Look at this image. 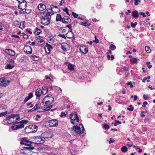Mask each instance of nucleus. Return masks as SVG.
Here are the masks:
<instances>
[{
  "label": "nucleus",
  "instance_id": "1",
  "mask_svg": "<svg viewBox=\"0 0 155 155\" xmlns=\"http://www.w3.org/2000/svg\"><path fill=\"white\" fill-rule=\"evenodd\" d=\"M28 122V120H22L18 122H17L15 120H13L12 122L13 124H18L12 127V128L14 130H16L19 128H23L24 125L27 123Z\"/></svg>",
  "mask_w": 155,
  "mask_h": 155
},
{
  "label": "nucleus",
  "instance_id": "2",
  "mask_svg": "<svg viewBox=\"0 0 155 155\" xmlns=\"http://www.w3.org/2000/svg\"><path fill=\"white\" fill-rule=\"evenodd\" d=\"M34 149V147L32 145L27 146V147H23V149L21 150L20 153L23 154H30L32 153L31 150Z\"/></svg>",
  "mask_w": 155,
  "mask_h": 155
},
{
  "label": "nucleus",
  "instance_id": "3",
  "mask_svg": "<svg viewBox=\"0 0 155 155\" xmlns=\"http://www.w3.org/2000/svg\"><path fill=\"white\" fill-rule=\"evenodd\" d=\"M80 126H81V128H82L81 130L80 127H78L77 125L73 127V130L77 133L79 134L80 136L83 137L84 134H83L84 133V128L82 124H81L80 125Z\"/></svg>",
  "mask_w": 155,
  "mask_h": 155
},
{
  "label": "nucleus",
  "instance_id": "4",
  "mask_svg": "<svg viewBox=\"0 0 155 155\" xmlns=\"http://www.w3.org/2000/svg\"><path fill=\"white\" fill-rule=\"evenodd\" d=\"M37 129L38 127L35 125H30L25 128V131L26 133L36 132Z\"/></svg>",
  "mask_w": 155,
  "mask_h": 155
},
{
  "label": "nucleus",
  "instance_id": "5",
  "mask_svg": "<svg viewBox=\"0 0 155 155\" xmlns=\"http://www.w3.org/2000/svg\"><path fill=\"white\" fill-rule=\"evenodd\" d=\"M45 99L43 100L42 101V103L44 104V103H45L44 106V110L45 111H47L50 110L52 107V105H50L51 103V101H45Z\"/></svg>",
  "mask_w": 155,
  "mask_h": 155
},
{
  "label": "nucleus",
  "instance_id": "6",
  "mask_svg": "<svg viewBox=\"0 0 155 155\" xmlns=\"http://www.w3.org/2000/svg\"><path fill=\"white\" fill-rule=\"evenodd\" d=\"M9 82L7 79L4 77L0 78V87H5Z\"/></svg>",
  "mask_w": 155,
  "mask_h": 155
},
{
  "label": "nucleus",
  "instance_id": "7",
  "mask_svg": "<svg viewBox=\"0 0 155 155\" xmlns=\"http://www.w3.org/2000/svg\"><path fill=\"white\" fill-rule=\"evenodd\" d=\"M20 143L21 145L24 144L26 146H29L32 145L31 144L34 143L33 142L29 141L27 137H24L22 138Z\"/></svg>",
  "mask_w": 155,
  "mask_h": 155
},
{
  "label": "nucleus",
  "instance_id": "8",
  "mask_svg": "<svg viewBox=\"0 0 155 155\" xmlns=\"http://www.w3.org/2000/svg\"><path fill=\"white\" fill-rule=\"evenodd\" d=\"M19 3L18 8L20 9H24L26 6V2L24 0H17Z\"/></svg>",
  "mask_w": 155,
  "mask_h": 155
},
{
  "label": "nucleus",
  "instance_id": "9",
  "mask_svg": "<svg viewBox=\"0 0 155 155\" xmlns=\"http://www.w3.org/2000/svg\"><path fill=\"white\" fill-rule=\"evenodd\" d=\"M58 121L56 119H52L48 121L49 125L51 127H56L58 125Z\"/></svg>",
  "mask_w": 155,
  "mask_h": 155
},
{
  "label": "nucleus",
  "instance_id": "10",
  "mask_svg": "<svg viewBox=\"0 0 155 155\" xmlns=\"http://www.w3.org/2000/svg\"><path fill=\"white\" fill-rule=\"evenodd\" d=\"M70 117L72 120H76L77 122H79V119L76 112H72L70 115Z\"/></svg>",
  "mask_w": 155,
  "mask_h": 155
},
{
  "label": "nucleus",
  "instance_id": "11",
  "mask_svg": "<svg viewBox=\"0 0 155 155\" xmlns=\"http://www.w3.org/2000/svg\"><path fill=\"white\" fill-rule=\"evenodd\" d=\"M45 140V138L41 137H36L35 138V141L36 143L41 144L44 143Z\"/></svg>",
  "mask_w": 155,
  "mask_h": 155
},
{
  "label": "nucleus",
  "instance_id": "12",
  "mask_svg": "<svg viewBox=\"0 0 155 155\" xmlns=\"http://www.w3.org/2000/svg\"><path fill=\"white\" fill-rule=\"evenodd\" d=\"M41 22V23L42 25H48L51 22L50 19L46 18H40Z\"/></svg>",
  "mask_w": 155,
  "mask_h": 155
},
{
  "label": "nucleus",
  "instance_id": "13",
  "mask_svg": "<svg viewBox=\"0 0 155 155\" xmlns=\"http://www.w3.org/2000/svg\"><path fill=\"white\" fill-rule=\"evenodd\" d=\"M24 51L28 54H31L32 53L31 48L29 46H25L24 48Z\"/></svg>",
  "mask_w": 155,
  "mask_h": 155
},
{
  "label": "nucleus",
  "instance_id": "14",
  "mask_svg": "<svg viewBox=\"0 0 155 155\" xmlns=\"http://www.w3.org/2000/svg\"><path fill=\"white\" fill-rule=\"evenodd\" d=\"M13 119V120L15 119V120L16 121V120H18L20 119V117L19 115L18 114H11V115L10 116V118L8 120L12 121V119Z\"/></svg>",
  "mask_w": 155,
  "mask_h": 155
},
{
  "label": "nucleus",
  "instance_id": "15",
  "mask_svg": "<svg viewBox=\"0 0 155 155\" xmlns=\"http://www.w3.org/2000/svg\"><path fill=\"white\" fill-rule=\"evenodd\" d=\"M46 45L45 46V49L46 52L49 54L51 51V50L53 49V48L50 44L46 43Z\"/></svg>",
  "mask_w": 155,
  "mask_h": 155
},
{
  "label": "nucleus",
  "instance_id": "16",
  "mask_svg": "<svg viewBox=\"0 0 155 155\" xmlns=\"http://www.w3.org/2000/svg\"><path fill=\"white\" fill-rule=\"evenodd\" d=\"M53 14V12H48L45 15L44 13H42L41 15V16L40 17V18H46L48 19H50L51 16Z\"/></svg>",
  "mask_w": 155,
  "mask_h": 155
},
{
  "label": "nucleus",
  "instance_id": "17",
  "mask_svg": "<svg viewBox=\"0 0 155 155\" xmlns=\"http://www.w3.org/2000/svg\"><path fill=\"white\" fill-rule=\"evenodd\" d=\"M80 51L82 53L85 54L88 51V48L85 45L81 46L80 48Z\"/></svg>",
  "mask_w": 155,
  "mask_h": 155
},
{
  "label": "nucleus",
  "instance_id": "18",
  "mask_svg": "<svg viewBox=\"0 0 155 155\" xmlns=\"http://www.w3.org/2000/svg\"><path fill=\"white\" fill-rule=\"evenodd\" d=\"M5 52L9 55L12 56H14L15 54V51L13 50L10 49H6L5 50Z\"/></svg>",
  "mask_w": 155,
  "mask_h": 155
},
{
  "label": "nucleus",
  "instance_id": "19",
  "mask_svg": "<svg viewBox=\"0 0 155 155\" xmlns=\"http://www.w3.org/2000/svg\"><path fill=\"white\" fill-rule=\"evenodd\" d=\"M62 49L64 51H67L66 48L68 47V45L66 43H62L61 45Z\"/></svg>",
  "mask_w": 155,
  "mask_h": 155
},
{
  "label": "nucleus",
  "instance_id": "20",
  "mask_svg": "<svg viewBox=\"0 0 155 155\" xmlns=\"http://www.w3.org/2000/svg\"><path fill=\"white\" fill-rule=\"evenodd\" d=\"M74 36L73 33L71 31H69L66 35V37L69 38H72Z\"/></svg>",
  "mask_w": 155,
  "mask_h": 155
},
{
  "label": "nucleus",
  "instance_id": "21",
  "mask_svg": "<svg viewBox=\"0 0 155 155\" xmlns=\"http://www.w3.org/2000/svg\"><path fill=\"white\" fill-rule=\"evenodd\" d=\"M38 9L40 11H43L46 8L45 5L42 3L39 4L38 5Z\"/></svg>",
  "mask_w": 155,
  "mask_h": 155
},
{
  "label": "nucleus",
  "instance_id": "22",
  "mask_svg": "<svg viewBox=\"0 0 155 155\" xmlns=\"http://www.w3.org/2000/svg\"><path fill=\"white\" fill-rule=\"evenodd\" d=\"M41 93H42V90L40 89H37L35 91V95L37 97L40 96Z\"/></svg>",
  "mask_w": 155,
  "mask_h": 155
},
{
  "label": "nucleus",
  "instance_id": "23",
  "mask_svg": "<svg viewBox=\"0 0 155 155\" xmlns=\"http://www.w3.org/2000/svg\"><path fill=\"white\" fill-rule=\"evenodd\" d=\"M66 65L68 66V69L69 70L72 71L74 70V66L71 64H70L68 62L66 63Z\"/></svg>",
  "mask_w": 155,
  "mask_h": 155
},
{
  "label": "nucleus",
  "instance_id": "24",
  "mask_svg": "<svg viewBox=\"0 0 155 155\" xmlns=\"http://www.w3.org/2000/svg\"><path fill=\"white\" fill-rule=\"evenodd\" d=\"M42 94H45L48 91V89L46 87H42Z\"/></svg>",
  "mask_w": 155,
  "mask_h": 155
},
{
  "label": "nucleus",
  "instance_id": "25",
  "mask_svg": "<svg viewBox=\"0 0 155 155\" xmlns=\"http://www.w3.org/2000/svg\"><path fill=\"white\" fill-rule=\"evenodd\" d=\"M14 67L13 64H7L5 66V68L6 69H10Z\"/></svg>",
  "mask_w": 155,
  "mask_h": 155
},
{
  "label": "nucleus",
  "instance_id": "26",
  "mask_svg": "<svg viewBox=\"0 0 155 155\" xmlns=\"http://www.w3.org/2000/svg\"><path fill=\"white\" fill-rule=\"evenodd\" d=\"M130 61L132 64H135L137 63V59L136 58H133L130 59Z\"/></svg>",
  "mask_w": 155,
  "mask_h": 155
},
{
  "label": "nucleus",
  "instance_id": "27",
  "mask_svg": "<svg viewBox=\"0 0 155 155\" xmlns=\"http://www.w3.org/2000/svg\"><path fill=\"white\" fill-rule=\"evenodd\" d=\"M31 58L32 60L34 61H38L39 59L38 57L34 54H32L31 56Z\"/></svg>",
  "mask_w": 155,
  "mask_h": 155
},
{
  "label": "nucleus",
  "instance_id": "28",
  "mask_svg": "<svg viewBox=\"0 0 155 155\" xmlns=\"http://www.w3.org/2000/svg\"><path fill=\"white\" fill-rule=\"evenodd\" d=\"M132 16L135 18H137L139 16L138 12L137 11L135 10L132 12Z\"/></svg>",
  "mask_w": 155,
  "mask_h": 155
},
{
  "label": "nucleus",
  "instance_id": "29",
  "mask_svg": "<svg viewBox=\"0 0 155 155\" xmlns=\"http://www.w3.org/2000/svg\"><path fill=\"white\" fill-rule=\"evenodd\" d=\"M64 17V18L65 20H66V23H69L71 22V19L68 16H65Z\"/></svg>",
  "mask_w": 155,
  "mask_h": 155
},
{
  "label": "nucleus",
  "instance_id": "30",
  "mask_svg": "<svg viewBox=\"0 0 155 155\" xmlns=\"http://www.w3.org/2000/svg\"><path fill=\"white\" fill-rule=\"evenodd\" d=\"M61 15L60 14H57L56 20V21H60L61 20Z\"/></svg>",
  "mask_w": 155,
  "mask_h": 155
},
{
  "label": "nucleus",
  "instance_id": "31",
  "mask_svg": "<svg viewBox=\"0 0 155 155\" xmlns=\"http://www.w3.org/2000/svg\"><path fill=\"white\" fill-rule=\"evenodd\" d=\"M36 31H35V34L36 35H39L41 32V31L38 29V28H35Z\"/></svg>",
  "mask_w": 155,
  "mask_h": 155
},
{
  "label": "nucleus",
  "instance_id": "32",
  "mask_svg": "<svg viewBox=\"0 0 155 155\" xmlns=\"http://www.w3.org/2000/svg\"><path fill=\"white\" fill-rule=\"evenodd\" d=\"M121 151L124 153L126 152L127 150V147L125 146H123L121 148Z\"/></svg>",
  "mask_w": 155,
  "mask_h": 155
},
{
  "label": "nucleus",
  "instance_id": "33",
  "mask_svg": "<svg viewBox=\"0 0 155 155\" xmlns=\"http://www.w3.org/2000/svg\"><path fill=\"white\" fill-rule=\"evenodd\" d=\"M116 46L114 45L111 44L110 47V48L112 50H114L116 49Z\"/></svg>",
  "mask_w": 155,
  "mask_h": 155
},
{
  "label": "nucleus",
  "instance_id": "34",
  "mask_svg": "<svg viewBox=\"0 0 155 155\" xmlns=\"http://www.w3.org/2000/svg\"><path fill=\"white\" fill-rule=\"evenodd\" d=\"M40 104H36L35 105V106L34 107L35 109V110L36 109H38L39 108H40Z\"/></svg>",
  "mask_w": 155,
  "mask_h": 155
},
{
  "label": "nucleus",
  "instance_id": "35",
  "mask_svg": "<svg viewBox=\"0 0 155 155\" xmlns=\"http://www.w3.org/2000/svg\"><path fill=\"white\" fill-rule=\"evenodd\" d=\"M103 128L105 130H108L109 129L110 126L107 124H104L103 126Z\"/></svg>",
  "mask_w": 155,
  "mask_h": 155
},
{
  "label": "nucleus",
  "instance_id": "36",
  "mask_svg": "<svg viewBox=\"0 0 155 155\" xmlns=\"http://www.w3.org/2000/svg\"><path fill=\"white\" fill-rule=\"evenodd\" d=\"M140 0H135L134 5H137L140 2Z\"/></svg>",
  "mask_w": 155,
  "mask_h": 155
},
{
  "label": "nucleus",
  "instance_id": "37",
  "mask_svg": "<svg viewBox=\"0 0 155 155\" xmlns=\"http://www.w3.org/2000/svg\"><path fill=\"white\" fill-rule=\"evenodd\" d=\"M127 110L130 111H132L134 110V107L132 106V105H130L129 107L127 108Z\"/></svg>",
  "mask_w": 155,
  "mask_h": 155
},
{
  "label": "nucleus",
  "instance_id": "38",
  "mask_svg": "<svg viewBox=\"0 0 155 155\" xmlns=\"http://www.w3.org/2000/svg\"><path fill=\"white\" fill-rule=\"evenodd\" d=\"M145 49L147 53L150 52V48L148 46H146V47L145 48Z\"/></svg>",
  "mask_w": 155,
  "mask_h": 155
},
{
  "label": "nucleus",
  "instance_id": "39",
  "mask_svg": "<svg viewBox=\"0 0 155 155\" xmlns=\"http://www.w3.org/2000/svg\"><path fill=\"white\" fill-rule=\"evenodd\" d=\"M25 27L24 25V21H22L21 22L19 28H24Z\"/></svg>",
  "mask_w": 155,
  "mask_h": 155
},
{
  "label": "nucleus",
  "instance_id": "40",
  "mask_svg": "<svg viewBox=\"0 0 155 155\" xmlns=\"http://www.w3.org/2000/svg\"><path fill=\"white\" fill-rule=\"evenodd\" d=\"M146 64L148 68L149 69L151 68L152 67V65L150 64V62H147L146 63Z\"/></svg>",
  "mask_w": 155,
  "mask_h": 155
},
{
  "label": "nucleus",
  "instance_id": "41",
  "mask_svg": "<svg viewBox=\"0 0 155 155\" xmlns=\"http://www.w3.org/2000/svg\"><path fill=\"white\" fill-rule=\"evenodd\" d=\"M7 113V111L0 113V117L3 116L6 114Z\"/></svg>",
  "mask_w": 155,
  "mask_h": 155
},
{
  "label": "nucleus",
  "instance_id": "42",
  "mask_svg": "<svg viewBox=\"0 0 155 155\" xmlns=\"http://www.w3.org/2000/svg\"><path fill=\"white\" fill-rule=\"evenodd\" d=\"M37 40L38 43H40L42 44H43L45 42L44 41L41 39H38Z\"/></svg>",
  "mask_w": 155,
  "mask_h": 155
},
{
  "label": "nucleus",
  "instance_id": "43",
  "mask_svg": "<svg viewBox=\"0 0 155 155\" xmlns=\"http://www.w3.org/2000/svg\"><path fill=\"white\" fill-rule=\"evenodd\" d=\"M72 24H70L68 25H66V27L69 28V29L70 30V31H72Z\"/></svg>",
  "mask_w": 155,
  "mask_h": 155
},
{
  "label": "nucleus",
  "instance_id": "44",
  "mask_svg": "<svg viewBox=\"0 0 155 155\" xmlns=\"http://www.w3.org/2000/svg\"><path fill=\"white\" fill-rule=\"evenodd\" d=\"M64 11L66 12L67 14L69 15H70V14L68 12V9L67 8H64L63 9Z\"/></svg>",
  "mask_w": 155,
  "mask_h": 155
},
{
  "label": "nucleus",
  "instance_id": "45",
  "mask_svg": "<svg viewBox=\"0 0 155 155\" xmlns=\"http://www.w3.org/2000/svg\"><path fill=\"white\" fill-rule=\"evenodd\" d=\"M58 36L61 37L64 39H66V35H65L64 34H59L58 35Z\"/></svg>",
  "mask_w": 155,
  "mask_h": 155
},
{
  "label": "nucleus",
  "instance_id": "46",
  "mask_svg": "<svg viewBox=\"0 0 155 155\" xmlns=\"http://www.w3.org/2000/svg\"><path fill=\"white\" fill-rule=\"evenodd\" d=\"M33 96V94L32 93H30L28 94L27 96L30 99Z\"/></svg>",
  "mask_w": 155,
  "mask_h": 155
},
{
  "label": "nucleus",
  "instance_id": "47",
  "mask_svg": "<svg viewBox=\"0 0 155 155\" xmlns=\"http://www.w3.org/2000/svg\"><path fill=\"white\" fill-rule=\"evenodd\" d=\"M21 35L23 36V37L24 38H28V36L24 34V33H22Z\"/></svg>",
  "mask_w": 155,
  "mask_h": 155
},
{
  "label": "nucleus",
  "instance_id": "48",
  "mask_svg": "<svg viewBox=\"0 0 155 155\" xmlns=\"http://www.w3.org/2000/svg\"><path fill=\"white\" fill-rule=\"evenodd\" d=\"M72 15L74 16V18H76L78 17V14L74 13V12H72Z\"/></svg>",
  "mask_w": 155,
  "mask_h": 155
},
{
  "label": "nucleus",
  "instance_id": "49",
  "mask_svg": "<svg viewBox=\"0 0 155 155\" xmlns=\"http://www.w3.org/2000/svg\"><path fill=\"white\" fill-rule=\"evenodd\" d=\"M139 14L140 15H143V17H146V15H145V14L144 13H143V12H140L139 13Z\"/></svg>",
  "mask_w": 155,
  "mask_h": 155
},
{
  "label": "nucleus",
  "instance_id": "50",
  "mask_svg": "<svg viewBox=\"0 0 155 155\" xmlns=\"http://www.w3.org/2000/svg\"><path fill=\"white\" fill-rule=\"evenodd\" d=\"M30 98H29L27 96L26 97L24 100V102L25 103Z\"/></svg>",
  "mask_w": 155,
  "mask_h": 155
},
{
  "label": "nucleus",
  "instance_id": "51",
  "mask_svg": "<svg viewBox=\"0 0 155 155\" xmlns=\"http://www.w3.org/2000/svg\"><path fill=\"white\" fill-rule=\"evenodd\" d=\"M27 105L28 106H29L30 107H32L33 106L31 102L28 103Z\"/></svg>",
  "mask_w": 155,
  "mask_h": 155
},
{
  "label": "nucleus",
  "instance_id": "52",
  "mask_svg": "<svg viewBox=\"0 0 155 155\" xmlns=\"http://www.w3.org/2000/svg\"><path fill=\"white\" fill-rule=\"evenodd\" d=\"M148 104V103L147 101H145L143 102V104L142 105V107H145V105Z\"/></svg>",
  "mask_w": 155,
  "mask_h": 155
},
{
  "label": "nucleus",
  "instance_id": "53",
  "mask_svg": "<svg viewBox=\"0 0 155 155\" xmlns=\"http://www.w3.org/2000/svg\"><path fill=\"white\" fill-rule=\"evenodd\" d=\"M47 150L50 151H51L52 150V149L50 147H47Z\"/></svg>",
  "mask_w": 155,
  "mask_h": 155
},
{
  "label": "nucleus",
  "instance_id": "54",
  "mask_svg": "<svg viewBox=\"0 0 155 155\" xmlns=\"http://www.w3.org/2000/svg\"><path fill=\"white\" fill-rule=\"evenodd\" d=\"M127 85H130V87L131 88H132L133 87V85L132 84L131 82H129L127 84Z\"/></svg>",
  "mask_w": 155,
  "mask_h": 155
},
{
  "label": "nucleus",
  "instance_id": "55",
  "mask_svg": "<svg viewBox=\"0 0 155 155\" xmlns=\"http://www.w3.org/2000/svg\"><path fill=\"white\" fill-rule=\"evenodd\" d=\"M143 97L145 100H147L148 98V97L145 94H144L143 95Z\"/></svg>",
  "mask_w": 155,
  "mask_h": 155
},
{
  "label": "nucleus",
  "instance_id": "56",
  "mask_svg": "<svg viewBox=\"0 0 155 155\" xmlns=\"http://www.w3.org/2000/svg\"><path fill=\"white\" fill-rule=\"evenodd\" d=\"M130 25L133 28H134L135 27V25H134V23L131 22L130 23Z\"/></svg>",
  "mask_w": 155,
  "mask_h": 155
},
{
  "label": "nucleus",
  "instance_id": "57",
  "mask_svg": "<svg viewBox=\"0 0 155 155\" xmlns=\"http://www.w3.org/2000/svg\"><path fill=\"white\" fill-rule=\"evenodd\" d=\"M87 24V23L85 21H83L81 23V25H83L85 26Z\"/></svg>",
  "mask_w": 155,
  "mask_h": 155
},
{
  "label": "nucleus",
  "instance_id": "58",
  "mask_svg": "<svg viewBox=\"0 0 155 155\" xmlns=\"http://www.w3.org/2000/svg\"><path fill=\"white\" fill-rule=\"evenodd\" d=\"M95 40H94V42L96 43H98L99 42L98 40L96 38V36H95Z\"/></svg>",
  "mask_w": 155,
  "mask_h": 155
},
{
  "label": "nucleus",
  "instance_id": "59",
  "mask_svg": "<svg viewBox=\"0 0 155 155\" xmlns=\"http://www.w3.org/2000/svg\"><path fill=\"white\" fill-rule=\"evenodd\" d=\"M11 36H12V37H14L16 38H20V37H19V36L18 35H12Z\"/></svg>",
  "mask_w": 155,
  "mask_h": 155
},
{
  "label": "nucleus",
  "instance_id": "60",
  "mask_svg": "<svg viewBox=\"0 0 155 155\" xmlns=\"http://www.w3.org/2000/svg\"><path fill=\"white\" fill-rule=\"evenodd\" d=\"M49 43H52L54 42V40L52 38H50L49 40Z\"/></svg>",
  "mask_w": 155,
  "mask_h": 155
},
{
  "label": "nucleus",
  "instance_id": "61",
  "mask_svg": "<svg viewBox=\"0 0 155 155\" xmlns=\"http://www.w3.org/2000/svg\"><path fill=\"white\" fill-rule=\"evenodd\" d=\"M115 141V140H114L111 139H110V140L109 141V144H110L111 143H114Z\"/></svg>",
  "mask_w": 155,
  "mask_h": 155
},
{
  "label": "nucleus",
  "instance_id": "62",
  "mask_svg": "<svg viewBox=\"0 0 155 155\" xmlns=\"http://www.w3.org/2000/svg\"><path fill=\"white\" fill-rule=\"evenodd\" d=\"M115 122H116V123H117V124H120L122 123L121 121H120L117 120H115Z\"/></svg>",
  "mask_w": 155,
  "mask_h": 155
},
{
  "label": "nucleus",
  "instance_id": "63",
  "mask_svg": "<svg viewBox=\"0 0 155 155\" xmlns=\"http://www.w3.org/2000/svg\"><path fill=\"white\" fill-rule=\"evenodd\" d=\"M26 30L30 34H32V32L28 28H26Z\"/></svg>",
  "mask_w": 155,
  "mask_h": 155
},
{
  "label": "nucleus",
  "instance_id": "64",
  "mask_svg": "<svg viewBox=\"0 0 155 155\" xmlns=\"http://www.w3.org/2000/svg\"><path fill=\"white\" fill-rule=\"evenodd\" d=\"M63 116H66V114L65 113H64V112H62L61 113V115H60V116H61V117H62Z\"/></svg>",
  "mask_w": 155,
  "mask_h": 155
}]
</instances>
